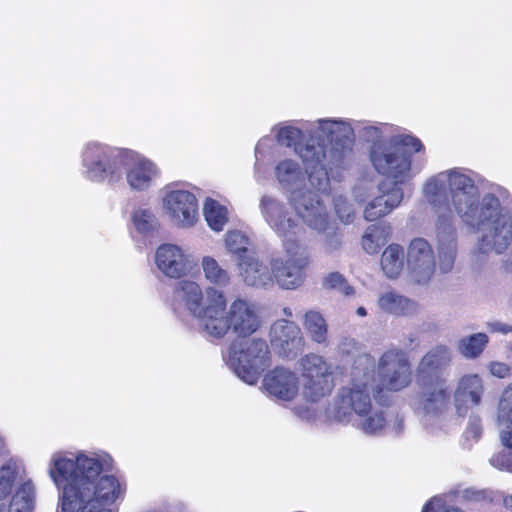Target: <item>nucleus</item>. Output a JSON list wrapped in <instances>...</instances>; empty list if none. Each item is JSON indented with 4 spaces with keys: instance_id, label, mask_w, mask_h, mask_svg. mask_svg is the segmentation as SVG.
<instances>
[{
    "instance_id": "bb28decb",
    "label": "nucleus",
    "mask_w": 512,
    "mask_h": 512,
    "mask_svg": "<svg viewBox=\"0 0 512 512\" xmlns=\"http://www.w3.org/2000/svg\"><path fill=\"white\" fill-rule=\"evenodd\" d=\"M301 323L308 338L318 345H327L329 329L328 323L321 312L311 309L307 310Z\"/></svg>"
},
{
    "instance_id": "58836bf2",
    "label": "nucleus",
    "mask_w": 512,
    "mask_h": 512,
    "mask_svg": "<svg viewBox=\"0 0 512 512\" xmlns=\"http://www.w3.org/2000/svg\"><path fill=\"white\" fill-rule=\"evenodd\" d=\"M422 512H464L458 507L449 506L441 497H434L422 509Z\"/></svg>"
},
{
    "instance_id": "a19ab883",
    "label": "nucleus",
    "mask_w": 512,
    "mask_h": 512,
    "mask_svg": "<svg viewBox=\"0 0 512 512\" xmlns=\"http://www.w3.org/2000/svg\"><path fill=\"white\" fill-rule=\"evenodd\" d=\"M481 434H482L481 420L477 417L470 418L468 427L465 432L466 438L477 441L480 438Z\"/></svg>"
},
{
    "instance_id": "7ed1b4c3",
    "label": "nucleus",
    "mask_w": 512,
    "mask_h": 512,
    "mask_svg": "<svg viewBox=\"0 0 512 512\" xmlns=\"http://www.w3.org/2000/svg\"><path fill=\"white\" fill-rule=\"evenodd\" d=\"M360 126V122L349 119L320 118L304 126L310 136L305 143H301L300 128L284 125L275 130L277 142L293 148L306 165L310 188L326 192L329 188L327 170L343 164L351 152L355 130Z\"/></svg>"
},
{
    "instance_id": "dca6fc26",
    "label": "nucleus",
    "mask_w": 512,
    "mask_h": 512,
    "mask_svg": "<svg viewBox=\"0 0 512 512\" xmlns=\"http://www.w3.org/2000/svg\"><path fill=\"white\" fill-rule=\"evenodd\" d=\"M497 426L500 442L507 450L493 454L489 462L498 470L512 472V382L500 395L497 405Z\"/></svg>"
},
{
    "instance_id": "37998d69",
    "label": "nucleus",
    "mask_w": 512,
    "mask_h": 512,
    "mask_svg": "<svg viewBox=\"0 0 512 512\" xmlns=\"http://www.w3.org/2000/svg\"><path fill=\"white\" fill-rule=\"evenodd\" d=\"M485 326L490 333H512V325H508L501 321H488L486 322Z\"/></svg>"
},
{
    "instance_id": "393cba45",
    "label": "nucleus",
    "mask_w": 512,
    "mask_h": 512,
    "mask_svg": "<svg viewBox=\"0 0 512 512\" xmlns=\"http://www.w3.org/2000/svg\"><path fill=\"white\" fill-rule=\"evenodd\" d=\"M451 361L450 350L443 345L436 346L428 351L421 359L417 373L419 378H434L440 376L438 372Z\"/></svg>"
},
{
    "instance_id": "0eeeda50",
    "label": "nucleus",
    "mask_w": 512,
    "mask_h": 512,
    "mask_svg": "<svg viewBox=\"0 0 512 512\" xmlns=\"http://www.w3.org/2000/svg\"><path fill=\"white\" fill-rule=\"evenodd\" d=\"M423 150L421 141L412 135H397L389 142L375 143L370 159L380 174L392 178L391 183L401 184L411 178L410 153Z\"/></svg>"
},
{
    "instance_id": "f8f14e48",
    "label": "nucleus",
    "mask_w": 512,
    "mask_h": 512,
    "mask_svg": "<svg viewBox=\"0 0 512 512\" xmlns=\"http://www.w3.org/2000/svg\"><path fill=\"white\" fill-rule=\"evenodd\" d=\"M229 361L235 374L243 382L254 385L270 365L268 344L257 338L237 340L231 345Z\"/></svg>"
},
{
    "instance_id": "6e6552de",
    "label": "nucleus",
    "mask_w": 512,
    "mask_h": 512,
    "mask_svg": "<svg viewBox=\"0 0 512 512\" xmlns=\"http://www.w3.org/2000/svg\"><path fill=\"white\" fill-rule=\"evenodd\" d=\"M260 325L261 320L255 304L241 297L228 304L224 292L219 311L216 315L213 314L204 334L220 339L232 330L239 336H249L255 333Z\"/></svg>"
},
{
    "instance_id": "39448f33",
    "label": "nucleus",
    "mask_w": 512,
    "mask_h": 512,
    "mask_svg": "<svg viewBox=\"0 0 512 512\" xmlns=\"http://www.w3.org/2000/svg\"><path fill=\"white\" fill-rule=\"evenodd\" d=\"M371 368L372 362L368 358L359 361L347 382L337 391L333 405L324 411L326 421L352 423L367 435H378L385 430L388 421L384 412L372 405V399L377 395L373 394Z\"/></svg>"
},
{
    "instance_id": "423d86ee",
    "label": "nucleus",
    "mask_w": 512,
    "mask_h": 512,
    "mask_svg": "<svg viewBox=\"0 0 512 512\" xmlns=\"http://www.w3.org/2000/svg\"><path fill=\"white\" fill-rule=\"evenodd\" d=\"M259 207L266 223L282 239L285 251V259L280 256L271 258L273 281L283 289H296L303 284L310 262L307 247L298 242L302 226L285 203L273 196L264 195Z\"/></svg>"
},
{
    "instance_id": "f257e3e1",
    "label": "nucleus",
    "mask_w": 512,
    "mask_h": 512,
    "mask_svg": "<svg viewBox=\"0 0 512 512\" xmlns=\"http://www.w3.org/2000/svg\"><path fill=\"white\" fill-rule=\"evenodd\" d=\"M422 192L440 216L450 215L453 206L465 224L478 230L479 253H512V213L502 207L509 196L505 188L493 186L480 198L470 175L461 168H452L429 177Z\"/></svg>"
},
{
    "instance_id": "473e14b6",
    "label": "nucleus",
    "mask_w": 512,
    "mask_h": 512,
    "mask_svg": "<svg viewBox=\"0 0 512 512\" xmlns=\"http://www.w3.org/2000/svg\"><path fill=\"white\" fill-rule=\"evenodd\" d=\"M489 342L485 333H475L460 339L458 349L460 354L467 359H475L484 351Z\"/></svg>"
},
{
    "instance_id": "e433bc0d",
    "label": "nucleus",
    "mask_w": 512,
    "mask_h": 512,
    "mask_svg": "<svg viewBox=\"0 0 512 512\" xmlns=\"http://www.w3.org/2000/svg\"><path fill=\"white\" fill-rule=\"evenodd\" d=\"M334 208L342 223L348 224L352 222L354 217V208L345 196L340 194L334 197Z\"/></svg>"
},
{
    "instance_id": "c03bdc74",
    "label": "nucleus",
    "mask_w": 512,
    "mask_h": 512,
    "mask_svg": "<svg viewBox=\"0 0 512 512\" xmlns=\"http://www.w3.org/2000/svg\"><path fill=\"white\" fill-rule=\"evenodd\" d=\"M357 342L354 339H344L339 345V351L342 354H349L357 349Z\"/></svg>"
},
{
    "instance_id": "7c9ffc66",
    "label": "nucleus",
    "mask_w": 512,
    "mask_h": 512,
    "mask_svg": "<svg viewBox=\"0 0 512 512\" xmlns=\"http://www.w3.org/2000/svg\"><path fill=\"white\" fill-rule=\"evenodd\" d=\"M203 214L208 226L215 232L222 231L229 220L228 207L212 198L204 201Z\"/></svg>"
},
{
    "instance_id": "de8ad7c7",
    "label": "nucleus",
    "mask_w": 512,
    "mask_h": 512,
    "mask_svg": "<svg viewBox=\"0 0 512 512\" xmlns=\"http://www.w3.org/2000/svg\"><path fill=\"white\" fill-rule=\"evenodd\" d=\"M504 505L507 509H510L512 511V494L504 499Z\"/></svg>"
},
{
    "instance_id": "f704fd0d",
    "label": "nucleus",
    "mask_w": 512,
    "mask_h": 512,
    "mask_svg": "<svg viewBox=\"0 0 512 512\" xmlns=\"http://www.w3.org/2000/svg\"><path fill=\"white\" fill-rule=\"evenodd\" d=\"M225 245L229 252L238 257V262L241 261V259H245L248 255L253 254V252L249 250L250 242L248 237L238 230L229 231L226 234Z\"/></svg>"
},
{
    "instance_id": "ddd939ff",
    "label": "nucleus",
    "mask_w": 512,
    "mask_h": 512,
    "mask_svg": "<svg viewBox=\"0 0 512 512\" xmlns=\"http://www.w3.org/2000/svg\"><path fill=\"white\" fill-rule=\"evenodd\" d=\"M422 389L420 393V409L423 412V423L435 433L442 429L445 419L443 413L447 410L451 392L448 380L443 376L434 378H420Z\"/></svg>"
},
{
    "instance_id": "2f4dec72",
    "label": "nucleus",
    "mask_w": 512,
    "mask_h": 512,
    "mask_svg": "<svg viewBox=\"0 0 512 512\" xmlns=\"http://www.w3.org/2000/svg\"><path fill=\"white\" fill-rule=\"evenodd\" d=\"M2 501L3 499L0 500V502ZM34 506L35 486L31 480H27L18 487L12 496L8 512H33Z\"/></svg>"
},
{
    "instance_id": "a211bd4d",
    "label": "nucleus",
    "mask_w": 512,
    "mask_h": 512,
    "mask_svg": "<svg viewBox=\"0 0 512 512\" xmlns=\"http://www.w3.org/2000/svg\"><path fill=\"white\" fill-rule=\"evenodd\" d=\"M296 215L310 229L318 233H326L332 229V219L328 207L320 196L309 189L290 200Z\"/></svg>"
},
{
    "instance_id": "4be33fe9",
    "label": "nucleus",
    "mask_w": 512,
    "mask_h": 512,
    "mask_svg": "<svg viewBox=\"0 0 512 512\" xmlns=\"http://www.w3.org/2000/svg\"><path fill=\"white\" fill-rule=\"evenodd\" d=\"M484 381L476 373L462 375L456 383L453 391V401L456 413L464 417L468 410L478 406L482 402L484 394Z\"/></svg>"
},
{
    "instance_id": "f3484780",
    "label": "nucleus",
    "mask_w": 512,
    "mask_h": 512,
    "mask_svg": "<svg viewBox=\"0 0 512 512\" xmlns=\"http://www.w3.org/2000/svg\"><path fill=\"white\" fill-rule=\"evenodd\" d=\"M122 166L126 183L135 192L148 191L161 175L160 168L154 161L131 150H124L120 168Z\"/></svg>"
},
{
    "instance_id": "c85d7f7f",
    "label": "nucleus",
    "mask_w": 512,
    "mask_h": 512,
    "mask_svg": "<svg viewBox=\"0 0 512 512\" xmlns=\"http://www.w3.org/2000/svg\"><path fill=\"white\" fill-rule=\"evenodd\" d=\"M200 263L204 278L210 284L209 286L221 289L230 284L231 276L229 272L214 257L203 256Z\"/></svg>"
},
{
    "instance_id": "2eb2a0df",
    "label": "nucleus",
    "mask_w": 512,
    "mask_h": 512,
    "mask_svg": "<svg viewBox=\"0 0 512 512\" xmlns=\"http://www.w3.org/2000/svg\"><path fill=\"white\" fill-rule=\"evenodd\" d=\"M161 207L164 215L180 228H191L199 219L198 200L194 193L186 189H167Z\"/></svg>"
},
{
    "instance_id": "4c0bfd02",
    "label": "nucleus",
    "mask_w": 512,
    "mask_h": 512,
    "mask_svg": "<svg viewBox=\"0 0 512 512\" xmlns=\"http://www.w3.org/2000/svg\"><path fill=\"white\" fill-rule=\"evenodd\" d=\"M324 285L328 288L336 289L340 293L350 296L354 294V288L350 286L346 279L337 272L330 273L324 279Z\"/></svg>"
},
{
    "instance_id": "c756f323",
    "label": "nucleus",
    "mask_w": 512,
    "mask_h": 512,
    "mask_svg": "<svg viewBox=\"0 0 512 512\" xmlns=\"http://www.w3.org/2000/svg\"><path fill=\"white\" fill-rule=\"evenodd\" d=\"M404 268V251L398 244L385 248L381 256V269L391 279L397 278Z\"/></svg>"
},
{
    "instance_id": "8fccbe9b",
    "label": "nucleus",
    "mask_w": 512,
    "mask_h": 512,
    "mask_svg": "<svg viewBox=\"0 0 512 512\" xmlns=\"http://www.w3.org/2000/svg\"><path fill=\"white\" fill-rule=\"evenodd\" d=\"M283 314L288 317V318H291L292 317V311L289 309V308H284L283 309Z\"/></svg>"
},
{
    "instance_id": "a18cd8bd",
    "label": "nucleus",
    "mask_w": 512,
    "mask_h": 512,
    "mask_svg": "<svg viewBox=\"0 0 512 512\" xmlns=\"http://www.w3.org/2000/svg\"><path fill=\"white\" fill-rule=\"evenodd\" d=\"M364 136L369 140H374L379 137V129L373 125H363L362 127Z\"/></svg>"
},
{
    "instance_id": "9d476101",
    "label": "nucleus",
    "mask_w": 512,
    "mask_h": 512,
    "mask_svg": "<svg viewBox=\"0 0 512 512\" xmlns=\"http://www.w3.org/2000/svg\"><path fill=\"white\" fill-rule=\"evenodd\" d=\"M124 150L106 144L87 142L80 153L82 174L95 183L114 184L122 179L120 169Z\"/></svg>"
},
{
    "instance_id": "4468645a",
    "label": "nucleus",
    "mask_w": 512,
    "mask_h": 512,
    "mask_svg": "<svg viewBox=\"0 0 512 512\" xmlns=\"http://www.w3.org/2000/svg\"><path fill=\"white\" fill-rule=\"evenodd\" d=\"M154 264L164 277L180 280L197 269L198 260L185 246L163 243L155 250Z\"/></svg>"
},
{
    "instance_id": "412c9836",
    "label": "nucleus",
    "mask_w": 512,
    "mask_h": 512,
    "mask_svg": "<svg viewBox=\"0 0 512 512\" xmlns=\"http://www.w3.org/2000/svg\"><path fill=\"white\" fill-rule=\"evenodd\" d=\"M377 193L364 209V217L368 221H375L390 214L401 204L404 197L402 187L389 180H384L379 184Z\"/></svg>"
},
{
    "instance_id": "aec40b11",
    "label": "nucleus",
    "mask_w": 512,
    "mask_h": 512,
    "mask_svg": "<svg viewBox=\"0 0 512 512\" xmlns=\"http://www.w3.org/2000/svg\"><path fill=\"white\" fill-rule=\"evenodd\" d=\"M270 343L279 355L289 359L295 358L305 348L300 327L287 319H280L272 324Z\"/></svg>"
},
{
    "instance_id": "9b49d317",
    "label": "nucleus",
    "mask_w": 512,
    "mask_h": 512,
    "mask_svg": "<svg viewBox=\"0 0 512 512\" xmlns=\"http://www.w3.org/2000/svg\"><path fill=\"white\" fill-rule=\"evenodd\" d=\"M224 291L213 286L204 289L192 279H182L174 289L175 298L198 321L203 333L213 316L217 314L222 303Z\"/></svg>"
},
{
    "instance_id": "a878e982",
    "label": "nucleus",
    "mask_w": 512,
    "mask_h": 512,
    "mask_svg": "<svg viewBox=\"0 0 512 512\" xmlns=\"http://www.w3.org/2000/svg\"><path fill=\"white\" fill-rule=\"evenodd\" d=\"M5 454L4 443L0 438V500L11 494L21 468L18 460Z\"/></svg>"
},
{
    "instance_id": "09e8293b",
    "label": "nucleus",
    "mask_w": 512,
    "mask_h": 512,
    "mask_svg": "<svg viewBox=\"0 0 512 512\" xmlns=\"http://www.w3.org/2000/svg\"><path fill=\"white\" fill-rule=\"evenodd\" d=\"M356 314L360 317H365L367 315L366 309L364 307H359L356 310Z\"/></svg>"
},
{
    "instance_id": "6ab92c4d",
    "label": "nucleus",
    "mask_w": 512,
    "mask_h": 512,
    "mask_svg": "<svg viewBox=\"0 0 512 512\" xmlns=\"http://www.w3.org/2000/svg\"><path fill=\"white\" fill-rule=\"evenodd\" d=\"M407 267L411 281L427 284L436 268L435 254L431 244L424 238H414L407 248Z\"/></svg>"
},
{
    "instance_id": "72a5a7b5",
    "label": "nucleus",
    "mask_w": 512,
    "mask_h": 512,
    "mask_svg": "<svg viewBox=\"0 0 512 512\" xmlns=\"http://www.w3.org/2000/svg\"><path fill=\"white\" fill-rule=\"evenodd\" d=\"M132 222L136 231L142 235L152 234L159 226L155 213L149 208H138L134 210Z\"/></svg>"
},
{
    "instance_id": "c9c22d12",
    "label": "nucleus",
    "mask_w": 512,
    "mask_h": 512,
    "mask_svg": "<svg viewBox=\"0 0 512 512\" xmlns=\"http://www.w3.org/2000/svg\"><path fill=\"white\" fill-rule=\"evenodd\" d=\"M383 229L379 225L369 226L362 238V246L369 254L378 252L380 246L384 243Z\"/></svg>"
},
{
    "instance_id": "f03ea898",
    "label": "nucleus",
    "mask_w": 512,
    "mask_h": 512,
    "mask_svg": "<svg viewBox=\"0 0 512 512\" xmlns=\"http://www.w3.org/2000/svg\"><path fill=\"white\" fill-rule=\"evenodd\" d=\"M112 468L106 453H53L48 474L60 491L62 512H117L111 506L124 499L126 483L109 473Z\"/></svg>"
},
{
    "instance_id": "5701e85b",
    "label": "nucleus",
    "mask_w": 512,
    "mask_h": 512,
    "mask_svg": "<svg viewBox=\"0 0 512 512\" xmlns=\"http://www.w3.org/2000/svg\"><path fill=\"white\" fill-rule=\"evenodd\" d=\"M274 176L280 187L290 194L299 195L306 187V173L300 163L293 158H282L274 166Z\"/></svg>"
},
{
    "instance_id": "b1692460",
    "label": "nucleus",
    "mask_w": 512,
    "mask_h": 512,
    "mask_svg": "<svg viewBox=\"0 0 512 512\" xmlns=\"http://www.w3.org/2000/svg\"><path fill=\"white\" fill-rule=\"evenodd\" d=\"M240 276L243 281L253 287H266L273 284V273L271 267L263 264L254 256L248 255L238 262Z\"/></svg>"
},
{
    "instance_id": "20e7f679",
    "label": "nucleus",
    "mask_w": 512,
    "mask_h": 512,
    "mask_svg": "<svg viewBox=\"0 0 512 512\" xmlns=\"http://www.w3.org/2000/svg\"><path fill=\"white\" fill-rule=\"evenodd\" d=\"M296 373L277 367L267 373L263 379L265 392L279 400L292 401L299 393L306 401V406H296L295 414L305 421H316L321 418L317 405L333 392L336 382L334 366L324 356L307 353L297 361Z\"/></svg>"
},
{
    "instance_id": "cd10ccee",
    "label": "nucleus",
    "mask_w": 512,
    "mask_h": 512,
    "mask_svg": "<svg viewBox=\"0 0 512 512\" xmlns=\"http://www.w3.org/2000/svg\"><path fill=\"white\" fill-rule=\"evenodd\" d=\"M378 306L381 310L397 315H408L417 311V303L394 291L382 293L378 298Z\"/></svg>"
},
{
    "instance_id": "49530a36",
    "label": "nucleus",
    "mask_w": 512,
    "mask_h": 512,
    "mask_svg": "<svg viewBox=\"0 0 512 512\" xmlns=\"http://www.w3.org/2000/svg\"><path fill=\"white\" fill-rule=\"evenodd\" d=\"M340 246V240L337 235H334L332 238L328 239L325 243V249L328 252H332Z\"/></svg>"
},
{
    "instance_id": "79ce46f5",
    "label": "nucleus",
    "mask_w": 512,
    "mask_h": 512,
    "mask_svg": "<svg viewBox=\"0 0 512 512\" xmlns=\"http://www.w3.org/2000/svg\"><path fill=\"white\" fill-rule=\"evenodd\" d=\"M455 251L450 248L445 252H441L439 256V268L443 273L449 272L454 264Z\"/></svg>"
},
{
    "instance_id": "1a4fd4ad",
    "label": "nucleus",
    "mask_w": 512,
    "mask_h": 512,
    "mask_svg": "<svg viewBox=\"0 0 512 512\" xmlns=\"http://www.w3.org/2000/svg\"><path fill=\"white\" fill-rule=\"evenodd\" d=\"M362 358H368L372 362L370 373L374 386L373 394L379 395L383 390L400 391L407 387L411 382V370L406 354L397 349L386 351L379 359L376 373V364L374 359L363 354L358 356L351 368L349 374L355 370Z\"/></svg>"
},
{
    "instance_id": "3c124183",
    "label": "nucleus",
    "mask_w": 512,
    "mask_h": 512,
    "mask_svg": "<svg viewBox=\"0 0 512 512\" xmlns=\"http://www.w3.org/2000/svg\"><path fill=\"white\" fill-rule=\"evenodd\" d=\"M261 144V142L257 145L256 147V152L259 150V145Z\"/></svg>"
},
{
    "instance_id": "ea45409f",
    "label": "nucleus",
    "mask_w": 512,
    "mask_h": 512,
    "mask_svg": "<svg viewBox=\"0 0 512 512\" xmlns=\"http://www.w3.org/2000/svg\"><path fill=\"white\" fill-rule=\"evenodd\" d=\"M487 369L492 376L500 379L509 377L512 371L508 364L500 361H492L488 363Z\"/></svg>"
}]
</instances>
